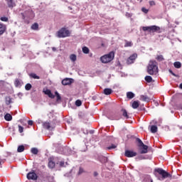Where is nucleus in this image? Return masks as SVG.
Listing matches in <instances>:
<instances>
[{
    "label": "nucleus",
    "mask_w": 182,
    "mask_h": 182,
    "mask_svg": "<svg viewBox=\"0 0 182 182\" xmlns=\"http://www.w3.org/2000/svg\"><path fill=\"white\" fill-rule=\"evenodd\" d=\"M70 59L71 62H76V60L77 59V57L75 54H71L70 55Z\"/></svg>",
    "instance_id": "nucleus-23"
},
{
    "label": "nucleus",
    "mask_w": 182,
    "mask_h": 182,
    "mask_svg": "<svg viewBox=\"0 0 182 182\" xmlns=\"http://www.w3.org/2000/svg\"><path fill=\"white\" fill-rule=\"evenodd\" d=\"M151 182H153V181H151Z\"/></svg>",
    "instance_id": "nucleus-58"
},
{
    "label": "nucleus",
    "mask_w": 182,
    "mask_h": 182,
    "mask_svg": "<svg viewBox=\"0 0 182 182\" xmlns=\"http://www.w3.org/2000/svg\"><path fill=\"white\" fill-rule=\"evenodd\" d=\"M99 176V173L97 171L94 172V177H97Z\"/></svg>",
    "instance_id": "nucleus-51"
},
{
    "label": "nucleus",
    "mask_w": 182,
    "mask_h": 182,
    "mask_svg": "<svg viewBox=\"0 0 182 182\" xmlns=\"http://www.w3.org/2000/svg\"><path fill=\"white\" fill-rule=\"evenodd\" d=\"M138 159H139V160H144L146 158H144V156H138Z\"/></svg>",
    "instance_id": "nucleus-48"
},
{
    "label": "nucleus",
    "mask_w": 182,
    "mask_h": 182,
    "mask_svg": "<svg viewBox=\"0 0 182 182\" xmlns=\"http://www.w3.org/2000/svg\"><path fill=\"white\" fill-rule=\"evenodd\" d=\"M2 165V163L0 161V166H1Z\"/></svg>",
    "instance_id": "nucleus-56"
},
{
    "label": "nucleus",
    "mask_w": 182,
    "mask_h": 182,
    "mask_svg": "<svg viewBox=\"0 0 182 182\" xmlns=\"http://www.w3.org/2000/svg\"><path fill=\"white\" fill-rule=\"evenodd\" d=\"M117 147V145L112 144L109 146L107 147L108 150H113V149H116Z\"/></svg>",
    "instance_id": "nucleus-36"
},
{
    "label": "nucleus",
    "mask_w": 182,
    "mask_h": 182,
    "mask_svg": "<svg viewBox=\"0 0 182 182\" xmlns=\"http://www.w3.org/2000/svg\"><path fill=\"white\" fill-rule=\"evenodd\" d=\"M65 154L69 156L70 154H73V151L69 149L68 148H65Z\"/></svg>",
    "instance_id": "nucleus-18"
},
{
    "label": "nucleus",
    "mask_w": 182,
    "mask_h": 182,
    "mask_svg": "<svg viewBox=\"0 0 182 182\" xmlns=\"http://www.w3.org/2000/svg\"><path fill=\"white\" fill-rule=\"evenodd\" d=\"M159 30H160V28L157 26H151V32H157Z\"/></svg>",
    "instance_id": "nucleus-15"
},
{
    "label": "nucleus",
    "mask_w": 182,
    "mask_h": 182,
    "mask_svg": "<svg viewBox=\"0 0 182 182\" xmlns=\"http://www.w3.org/2000/svg\"><path fill=\"white\" fill-rule=\"evenodd\" d=\"M155 171L160 174L162 177H158V180H164V178H167V177H171V175L170 173H167V171H164L163 168H156Z\"/></svg>",
    "instance_id": "nucleus-4"
},
{
    "label": "nucleus",
    "mask_w": 182,
    "mask_h": 182,
    "mask_svg": "<svg viewBox=\"0 0 182 182\" xmlns=\"http://www.w3.org/2000/svg\"><path fill=\"white\" fill-rule=\"evenodd\" d=\"M4 119L6 122H11V120H12V115H11V114H6L4 116Z\"/></svg>",
    "instance_id": "nucleus-17"
},
{
    "label": "nucleus",
    "mask_w": 182,
    "mask_h": 182,
    "mask_svg": "<svg viewBox=\"0 0 182 182\" xmlns=\"http://www.w3.org/2000/svg\"><path fill=\"white\" fill-rule=\"evenodd\" d=\"M55 96L57 97V100H60L61 97H60V95H59V92L55 91Z\"/></svg>",
    "instance_id": "nucleus-40"
},
{
    "label": "nucleus",
    "mask_w": 182,
    "mask_h": 182,
    "mask_svg": "<svg viewBox=\"0 0 182 182\" xmlns=\"http://www.w3.org/2000/svg\"><path fill=\"white\" fill-rule=\"evenodd\" d=\"M24 150H25V146L23 145L18 146L17 149L18 153H22V151H24Z\"/></svg>",
    "instance_id": "nucleus-24"
},
{
    "label": "nucleus",
    "mask_w": 182,
    "mask_h": 182,
    "mask_svg": "<svg viewBox=\"0 0 182 182\" xmlns=\"http://www.w3.org/2000/svg\"><path fill=\"white\" fill-rule=\"evenodd\" d=\"M28 180H36L38 178V176L34 172H29L27 174Z\"/></svg>",
    "instance_id": "nucleus-10"
},
{
    "label": "nucleus",
    "mask_w": 182,
    "mask_h": 182,
    "mask_svg": "<svg viewBox=\"0 0 182 182\" xmlns=\"http://www.w3.org/2000/svg\"><path fill=\"white\" fill-rule=\"evenodd\" d=\"M28 124L29 126H32V124H33V121L29 120V121L28 122Z\"/></svg>",
    "instance_id": "nucleus-47"
},
{
    "label": "nucleus",
    "mask_w": 182,
    "mask_h": 182,
    "mask_svg": "<svg viewBox=\"0 0 182 182\" xmlns=\"http://www.w3.org/2000/svg\"><path fill=\"white\" fill-rule=\"evenodd\" d=\"M137 58V54L134 53L132 54L127 60V65H132V63H134V61L136 60Z\"/></svg>",
    "instance_id": "nucleus-6"
},
{
    "label": "nucleus",
    "mask_w": 182,
    "mask_h": 182,
    "mask_svg": "<svg viewBox=\"0 0 182 182\" xmlns=\"http://www.w3.org/2000/svg\"><path fill=\"white\" fill-rule=\"evenodd\" d=\"M31 77H33V79H40L39 76L36 75L35 73L30 74Z\"/></svg>",
    "instance_id": "nucleus-35"
},
{
    "label": "nucleus",
    "mask_w": 182,
    "mask_h": 182,
    "mask_svg": "<svg viewBox=\"0 0 182 182\" xmlns=\"http://www.w3.org/2000/svg\"><path fill=\"white\" fill-rule=\"evenodd\" d=\"M9 8H14L15 6V2L14 0H6Z\"/></svg>",
    "instance_id": "nucleus-13"
},
{
    "label": "nucleus",
    "mask_w": 182,
    "mask_h": 182,
    "mask_svg": "<svg viewBox=\"0 0 182 182\" xmlns=\"http://www.w3.org/2000/svg\"><path fill=\"white\" fill-rule=\"evenodd\" d=\"M179 87L180 89H182V83L180 84Z\"/></svg>",
    "instance_id": "nucleus-55"
},
{
    "label": "nucleus",
    "mask_w": 182,
    "mask_h": 182,
    "mask_svg": "<svg viewBox=\"0 0 182 182\" xmlns=\"http://www.w3.org/2000/svg\"><path fill=\"white\" fill-rule=\"evenodd\" d=\"M126 16H127V18H132V14H129V13H127V14H126Z\"/></svg>",
    "instance_id": "nucleus-50"
},
{
    "label": "nucleus",
    "mask_w": 182,
    "mask_h": 182,
    "mask_svg": "<svg viewBox=\"0 0 182 182\" xmlns=\"http://www.w3.org/2000/svg\"><path fill=\"white\" fill-rule=\"evenodd\" d=\"M18 132L19 133H23V127L18 125Z\"/></svg>",
    "instance_id": "nucleus-41"
},
{
    "label": "nucleus",
    "mask_w": 182,
    "mask_h": 182,
    "mask_svg": "<svg viewBox=\"0 0 182 182\" xmlns=\"http://www.w3.org/2000/svg\"><path fill=\"white\" fill-rule=\"evenodd\" d=\"M25 89L26 90H31V89H32V85H31L30 83L26 84L25 86Z\"/></svg>",
    "instance_id": "nucleus-33"
},
{
    "label": "nucleus",
    "mask_w": 182,
    "mask_h": 182,
    "mask_svg": "<svg viewBox=\"0 0 182 182\" xmlns=\"http://www.w3.org/2000/svg\"><path fill=\"white\" fill-rule=\"evenodd\" d=\"M43 127L46 130H53L56 127V124L53 121H46L43 122Z\"/></svg>",
    "instance_id": "nucleus-3"
},
{
    "label": "nucleus",
    "mask_w": 182,
    "mask_h": 182,
    "mask_svg": "<svg viewBox=\"0 0 182 182\" xmlns=\"http://www.w3.org/2000/svg\"><path fill=\"white\" fill-rule=\"evenodd\" d=\"M55 164L53 162V161H49L48 162V167L50 168H53L55 167Z\"/></svg>",
    "instance_id": "nucleus-27"
},
{
    "label": "nucleus",
    "mask_w": 182,
    "mask_h": 182,
    "mask_svg": "<svg viewBox=\"0 0 182 182\" xmlns=\"http://www.w3.org/2000/svg\"><path fill=\"white\" fill-rule=\"evenodd\" d=\"M113 90L110 88H105L104 90V93L107 95H112Z\"/></svg>",
    "instance_id": "nucleus-16"
},
{
    "label": "nucleus",
    "mask_w": 182,
    "mask_h": 182,
    "mask_svg": "<svg viewBox=\"0 0 182 182\" xmlns=\"http://www.w3.org/2000/svg\"><path fill=\"white\" fill-rule=\"evenodd\" d=\"M135 95L132 92H128L127 93V99H133Z\"/></svg>",
    "instance_id": "nucleus-19"
},
{
    "label": "nucleus",
    "mask_w": 182,
    "mask_h": 182,
    "mask_svg": "<svg viewBox=\"0 0 182 182\" xmlns=\"http://www.w3.org/2000/svg\"><path fill=\"white\" fill-rule=\"evenodd\" d=\"M148 149L149 146L147 145H144V144L139 146V151L141 154H146V153H147L148 151Z\"/></svg>",
    "instance_id": "nucleus-8"
},
{
    "label": "nucleus",
    "mask_w": 182,
    "mask_h": 182,
    "mask_svg": "<svg viewBox=\"0 0 182 182\" xmlns=\"http://www.w3.org/2000/svg\"><path fill=\"white\" fill-rule=\"evenodd\" d=\"M72 83H73V79L72 78H65L62 80V85H63V86H68L72 85Z\"/></svg>",
    "instance_id": "nucleus-7"
},
{
    "label": "nucleus",
    "mask_w": 182,
    "mask_h": 182,
    "mask_svg": "<svg viewBox=\"0 0 182 182\" xmlns=\"http://www.w3.org/2000/svg\"><path fill=\"white\" fill-rule=\"evenodd\" d=\"M133 46V43H132V41H126L124 47L125 48H129Z\"/></svg>",
    "instance_id": "nucleus-28"
},
{
    "label": "nucleus",
    "mask_w": 182,
    "mask_h": 182,
    "mask_svg": "<svg viewBox=\"0 0 182 182\" xmlns=\"http://www.w3.org/2000/svg\"><path fill=\"white\" fill-rule=\"evenodd\" d=\"M70 9H72V8L69 7Z\"/></svg>",
    "instance_id": "nucleus-57"
},
{
    "label": "nucleus",
    "mask_w": 182,
    "mask_h": 182,
    "mask_svg": "<svg viewBox=\"0 0 182 182\" xmlns=\"http://www.w3.org/2000/svg\"><path fill=\"white\" fill-rule=\"evenodd\" d=\"M140 100H142V102H150V98H149L146 95H141Z\"/></svg>",
    "instance_id": "nucleus-14"
},
{
    "label": "nucleus",
    "mask_w": 182,
    "mask_h": 182,
    "mask_svg": "<svg viewBox=\"0 0 182 182\" xmlns=\"http://www.w3.org/2000/svg\"><path fill=\"white\" fill-rule=\"evenodd\" d=\"M140 106V104L139 103V101H134L132 103V108L133 109H137Z\"/></svg>",
    "instance_id": "nucleus-22"
},
{
    "label": "nucleus",
    "mask_w": 182,
    "mask_h": 182,
    "mask_svg": "<svg viewBox=\"0 0 182 182\" xmlns=\"http://www.w3.org/2000/svg\"><path fill=\"white\" fill-rule=\"evenodd\" d=\"M145 80L148 83H151V82H153V77H151V76H150V75H146L145 77Z\"/></svg>",
    "instance_id": "nucleus-21"
},
{
    "label": "nucleus",
    "mask_w": 182,
    "mask_h": 182,
    "mask_svg": "<svg viewBox=\"0 0 182 182\" xmlns=\"http://www.w3.org/2000/svg\"><path fill=\"white\" fill-rule=\"evenodd\" d=\"M173 66L174 68H176V69H180V68H181V63L177 61V62H175L173 63Z\"/></svg>",
    "instance_id": "nucleus-25"
},
{
    "label": "nucleus",
    "mask_w": 182,
    "mask_h": 182,
    "mask_svg": "<svg viewBox=\"0 0 182 182\" xmlns=\"http://www.w3.org/2000/svg\"><path fill=\"white\" fill-rule=\"evenodd\" d=\"M15 85H16V86H18L19 85V80H16V82H15Z\"/></svg>",
    "instance_id": "nucleus-52"
},
{
    "label": "nucleus",
    "mask_w": 182,
    "mask_h": 182,
    "mask_svg": "<svg viewBox=\"0 0 182 182\" xmlns=\"http://www.w3.org/2000/svg\"><path fill=\"white\" fill-rule=\"evenodd\" d=\"M82 52H83V53H85V54L89 53V48L87 47H83Z\"/></svg>",
    "instance_id": "nucleus-34"
},
{
    "label": "nucleus",
    "mask_w": 182,
    "mask_h": 182,
    "mask_svg": "<svg viewBox=\"0 0 182 182\" xmlns=\"http://www.w3.org/2000/svg\"><path fill=\"white\" fill-rule=\"evenodd\" d=\"M1 21L3 22H8V18L7 17H1Z\"/></svg>",
    "instance_id": "nucleus-44"
},
{
    "label": "nucleus",
    "mask_w": 182,
    "mask_h": 182,
    "mask_svg": "<svg viewBox=\"0 0 182 182\" xmlns=\"http://www.w3.org/2000/svg\"><path fill=\"white\" fill-rule=\"evenodd\" d=\"M5 31H6V26L4 23H0V35H4Z\"/></svg>",
    "instance_id": "nucleus-12"
},
{
    "label": "nucleus",
    "mask_w": 182,
    "mask_h": 182,
    "mask_svg": "<svg viewBox=\"0 0 182 182\" xmlns=\"http://www.w3.org/2000/svg\"><path fill=\"white\" fill-rule=\"evenodd\" d=\"M122 115L124 117H126V119H129V115L127 114V111H126V109H122Z\"/></svg>",
    "instance_id": "nucleus-32"
},
{
    "label": "nucleus",
    "mask_w": 182,
    "mask_h": 182,
    "mask_svg": "<svg viewBox=\"0 0 182 182\" xmlns=\"http://www.w3.org/2000/svg\"><path fill=\"white\" fill-rule=\"evenodd\" d=\"M68 36H70V31L65 28H61L57 33V38H68Z\"/></svg>",
    "instance_id": "nucleus-5"
},
{
    "label": "nucleus",
    "mask_w": 182,
    "mask_h": 182,
    "mask_svg": "<svg viewBox=\"0 0 182 182\" xmlns=\"http://www.w3.org/2000/svg\"><path fill=\"white\" fill-rule=\"evenodd\" d=\"M70 173H76V170L75 169V168H73L71 169Z\"/></svg>",
    "instance_id": "nucleus-53"
},
{
    "label": "nucleus",
    "mask_w": 182,
    "mask_h": 182,
    "mask_svg": "<svg viewBox=\"0 0 182 182\" xmlns=\"http://www.w3.org/2000/svg\"><path fill=\"white\" fill-rule=\"evenodd\" d=\"M75 105L79 107V106H82V101H80V100H77L75 101Z\"/></svg>",
    "instance_id": "nucleus-39"
},
{
    "label": "nucleus",
    "mask_w": 182,
    "mask_h": 182,
    "mask_svg": "<svg viewBox=\"0 0 182 182\" xmlns=\"http://www.w3.org/2000/svg\"><path fill=\"white\" fill-rule=\"evenodd\" d=\"M151 132H152V133H157V126L152 125L151 127Z\"/></svg>",
    "instance_id": "nucleus-26"
},
{
    "label": "nucleus",
    "mask_w": 182,
    "mask_h": 182,
    "mask_svg": "<svg viewBox=\"0 0 182 182\" xmlns=\"http://www.w3.org/2000/svg\"><path fill=\"white\" fill-rule=\"evenodd\" d=\"M43 92L45 93V95H47V96H48V97H50V99H55V95H53L52 92L50 90H43Z\"/></svg>",
    "instance_id": "nucleus-11"
},
{
    "label": "nucleus",
    "mask_w": 182,
    "mask_h": 182,
    "mask_svg": "<svg viewBox=\"0 0 182 182\" xmlns=\"http://www.w3.org/2000/svg\"><path fill=\"white\" fill-rule=\"evenodd\" d=\"M60 167H63L65 166V162L64 161H60Z\"/></svg>",
    "instance_id": "nucleus-49"
},
{
    "label": "nucleus",
    "mask_w": 182,
    "mask_h": 182,
    "mask_svg": "<svg viewBox=\"0 0 182 182\" xmlns=\"http://www.w3.org/2000/svg\"><path fill=\"white\" fill-rule=\"evenodd\" d=\"M147 72L149 75H156V73H159L157 62L154 60H150L147 66Z\"/></svg>",
    "instance_id": "nucleus-1"
},
{
    "label": "nucleus",
    "mask_w": 182,
    "mask_h": 182,
    "mask_svg": "<svg viewBox=\"0 0 182 182\" xmlns=\"http://www.w3.org/2000/svg\"><path fill=\"white\" fill-rule=\"evenodd\" d=\"M31 29H33V31H38V29H39V24H38V23H33L31 26Z\"/></svg>",
    "instance_id": "nucleus-20"
},
{
    "label": "nucleus",
    "mask_w": 182,
    "mask_h": 182,
    "mask_svg": "<svg viewBox=\"0 0 182 182\" xmlns=\"http://www.w3.org/2000/svg\"><path fill=\"white\" fill-rule=\"evenodd\" d=\"M169 73H171V75H173V76H174L175 77H177L178 75H176L174 73H173V70H168Z\"/></svg>",
    "instance_id": "nucleus-45"
},
{
    "label": "nucleus",
    "mask_w": 182,
    "mask_h": 182,
    "mask_svg": "<svg viewBox=\"0 0 182 182\" xmlns=\"http://www.w3.org/2000/svg\"><path fill=\"white\" fill-rule=\"evenodd\" d=\"M52 50H53V52H56L57 49H56V48L53 47L52 48Z\"/></svg>",
    "instance_id": "nucleus-54"
},
{
    "label": "nucleus",
    "mask_w": 182,
    "mask_h": 182,
    "mask_svg": "<svg viewBox=\"0 0 182 182\" xmlns=\"http://www.w3.org/2000/svg\"><path fill=\"white\" fill-rule=\"evenodd\" d=\"M114 59V53L110 52L109 54L105 55L100 58V60L102 63H109Z\"/></svg>",
    "instance_id": "nucleus-2"
},
{
    "label": "nucleus",
    "mask_w": 182,
    "mask_h": 182,
    "mask_svg": "<svg viewBox=\"0 0 182 182\" xmlns=\"http://www.w3.org/2000/svg\"><path fill=\"white\" fill-rule=\"evenodd\" d=\"M11 103H12V100L11 99V97H6V105H11Z\"/></svg>",
    "instance_id": "nucleus-31"
},
{
    "label": "nucleus",
    "mask_w": 182,
    "mask_h": 182,
    "mask_svg": "<svg viewBox=\"0 0 182 182\" xmlns=\"http://www.w3.org/2000/svg\"><path fill=\"white\" fill-rule=\"evenodd\" d=\"M156 59L159 61L161 62L162 60H164V58L163 57V55H157Z\"/></svg>",
    "instance_id": "nucleus-37"
},
{
    "label": "nucleus",
    "mask_w": 182,
    "mask_h": 182,
    "mask_svg": "<svg viewBox=\"0 0 182 182\" xmlns=\"http://www.w3.org/2000/svg\"><path fill=\"white\" fill-rule=\"evenodd\" d=\"M84 172H85V169H83V168H82V167H80L79 171L77 173V176H80V175L83 174Z\"/></svg>",
    "instance_id": "nucleus-29"
},
{
    "label": "nucleus",
    "mask_w": 182,
    "mask_h": 182,
    "mask_svg": "<svg viewBox=\"0 0 182 182\" xmlns=\"http://www.w3.org/2000/svg\"><path fill=\"white\" fill-rule=\"evenodd\" d=\"M149 5L151 6H154V5H156V3L154 1H149Z\"/></svg>",
    "instance_id": "nucleus-46"
},
{
    "label": "nucleus",
    "mask_w": 182,
    "mask_h": 182,
    "mask_svg": "<svg viewBox=\"0 0 182 182\" xmlns=\"http://www.w3.org/2000/svg\"><path fill=\"white\" fill-rule=\"evenodd\" d=\"M151 26H144L142 27V31L146 32V31H148L149 32H151Z\"/></svg>",
    "instance_id": "nucleus-30"
},
{
    "label": "nucleus",
    "mask_w": 182,
    "mask_h": 182,
    "mask_svg": "<svg viewBox=\"0 0 182 182\" xmlns=\"http://www.w3.org/2000/svg\"><path fill=\"white\" fill-rule=\"evenodd\" d=\"M126 157H136L137 156V153L133 151L127 150L125 151Z\"/></svg>",
    "instance_id": "nucleus-9"
},
{
    "label": "nucleus",
    "mask_w": 182,
    "mask_h": 182,
    "mask_svg": "<svg viewBox=\"0 0 182 182\" xmlns=\"http://www.w3.org/2000/svg\"><path fill=\"white\" fill-rule=\"evenodd\" d=\"M136 140H137V141H138V143H139V147H140L141 146H142V145L144 144L143 143V141H141L140 139L138 138Z\"/></svg>",
    "instance_id": "nucleus-42"
},
{
    "label": "nucleus",
    "mask_w": 182,
    "mask_h": 182,
    "mask_svg": "<svg viewBox=\"0 0 182 182\" xmlns=\"http://www.w3.org/2000/svg\"><path fill=\"white\" fill-rule=\"evenodd\" d=\"M141 11H142V12H144V14H147L149 12V9H147L144 7L141 8Z\"/></svg>",
    "instance_id": "nucleus-43"
},
{
    "label": "nucleus",
    "mask_w": 182,
    "mask_h": 182,
    "mask_svg": "<svg viewBox=\"0 0 182 182\" xmlns=\"http://www.w3.org/2000/svg\"><path fill=\"white\" fill-rule=\"evenodd\" d=\"M38 149H36V148H32L31 149V153L33 154H38Z\"/></svg>",
    "instance_id": "nucleus-38"
}]
</instances>
